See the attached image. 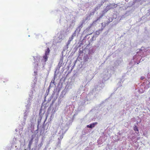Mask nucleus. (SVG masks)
<instances>
[{"label": "nucleus", "mask_w": 150, "mask_h": 150, "mask_svg": "<svg viewBox=\"0 0 150 150\" xmlns=\"http://www.w3.org/2000/svg\"><path fill=\"white\" fill-rule=\"evenodd\" d=\"M100 81L98 85L94 86V88L87 95V99H93L98 94L99 91L104 86V83L105 81L102 80H101V81Z\"/></svg>", "instance_id": "obj_1"}, {"label": "nucleus", "mask_w": 150, "mask_h": 150, "mask_svg": "<svg viewBox=\"0 0 150 150\" xmlns=\"http://www.w3.org/2000/svg\"><path fill=\"white\" fill-rule=\"evenodd\" d=\"M57 99V97L54 98L52 103L50 104V106L47 110V114H46V119L48 115H50V117L51 118L53 116L54 114L55 113L57 110H58L59 104L58 103H56L54 105H53L55 100Z\"/></svg>", "instance_id": "obj_2"}, {"label": "nucleus", "mask_w": 150, "mask_h": 150, "mask_svg": "<svg viewBox=\"0 0 150 150\" xmlns=\"http://www.w3.org/2000/svg\"><path fill=\"white\" fill-rule=\"evenodd\" d=\"M145 52L144 47H142L137 52V54L133 57V60L135 61V64L137 63V64H138L144 60V59H143L142 58L143 57Z\"/></svg>", "instance_id": "obj_3"}, {"label": "nucleus", "mask_w": 150, "mask_h": 150, "mask_svg": "<svg viewBox=\"0 0 150 150\" xmlns=\"http://www.w3.org/2000/svg\"><path fill=\"white\" fill-rule=\"evenodd\" d=\"M107 99L102 101L100 104L96 105L95 107L93 108L90 111L89 113L86 115V117H90L92 115L93 113H98V112L105 106V103Z\"/></svg>", "instance_id": "obj_4"}, {"label": "nucleus", "mask_w": 150, "mask_h": 150, "mask_svg": "<svg viewBox=\"0 0 150 150\" xmlns=\"http://www.w3.org/2000/svg\"><path fill=\"white\" fill-rule=\"evenodd\" d=\"M114 6H112L111 5H108L100 13L99 16L96 19L93 21V24L96 25L97 23L100 21V19L102 18L108 11L110 10Z\"/></svg>", "instance_id": "obj_5"}, {"label": "nucleus", "mask_w": 150, "mask_h": 150, "mask_svg": "<svg viewBox=\"0 0 150 150\" xmlns=\"http://www.w3.org/2000/svg\"><path fill=\"white\" fill-rule=\"evenodd\" d=\"M34 60L35 62L34 63L35 64V68L36 70H38V68L40 69L41 67L43 68H44L45 65L46 64V62L41 61V63L39 64L38 63V61H40V59L38 57H33Z\"/></svg>", "instance_id": "obj_6"}, {"label": "nucleus", "mask_w": 150, "mask_h": 150, "mask_svg": "<svg viewBox=\"0 0 150 150\" xmlns=\"http://www.w3.org/2000/svg\"><path fill=\"white\" fill-rule=\"evenodd\" d=\"M87 95L84 98V99L83 100V101H81L79 104V106L78 108V110L79 111H80L83 110L84 108L86 105L88 103V101L92 100L87 99Z\"/></svg>", "instance_id": "obj_7"}, {"label": "nucleus", "mask_w": 150, "mask_h": 150, "mask_svg": "<svg viewBox=\"0 0 150 150\" xmlns=\"http://www.w3.org/2000/svg\"><path fill=\"white\" fill-rule=\"evenodd\" d=\"M46 119L44 121V123L42 124V126L41 127V129L40 130V133H42L43 135H45V134L47 132V131L49 129V125L50 124V122H47L45 124Z\"/></svg>", "instance_id": "obj_8"}, {"label": "nucleus", "mask_w": 150, "mask_h": 150, "mask_svg": "<svg viewBox=\"0 0 150 150\" xmlns=\"http://www.w3.org/2000/svg\"><path fill=\"white\" fill-rule=\"evenodd\" d=\"M93 114H95V115L93 117H91V115L88 117L89 118L88 120V122H90L91 120L95 121L96 120H100L102 119V115L101 114H99L98 113H95Z\"/></svg>", "instance_id": "obj_9"}, {"label": "nucleus", "mask_w": 150, "mask_h": 150, "mask_svg": "<svg viewBox=\"0 0 150 150\" xmlns=\"http://www.w3.org/2000/svg\"><path fill=\"white\" fill-rule=\"evenodd\" d=\"M88 116L86 117V115L82 119L80 120L79 122L78 123L77 127H76V129L78 131L80 129L83 125L84 124L85 122L88 121Z\"/></svg>", "instance_id": "obj_10"}, {"label": "nucleus", "mask_w": 150, "mask_h": 150, "mask_svg": "<svg viewBox=\"0 0 150 150\" xmlns=\"http://www.w3.org/2000/svg\"><path fill=\"white\" fill-rule=\"evenodd\" d=\"M60 83H61L60 82L59 83L57 84V88H56V89L54 88V91H52V94L48 98L47 100V103H49L51 101V99H53V97H54V96L56 93V91L57 92V93H58L59 92V91L60 90V88L59 87Z\"/></svg>", "instance_id": "obj_11"}, {"label": "nucleus", "mask_w": 150, "mask_h": 150, "mask_svg": "<svg viewBox=\"0 0 150 150\" xmlns=\"http://www.w3.org/2000/svg\"><path fill=\"white\" fill-rule=\"evenodd\" d=\"M87 71V76L86 77V80L89 82L93 78L94 76V71L91 70H89Z\"/></svg>", "instance_id": "obj_12"}, {"label": "nucleus", "mask_w": 150, "mask_h": 150, "mask_svg": "<svg viewBox=\"0 0 150 150\" xmlns=\"http://www.w3.org/2000/svg\"><path fill=\"white\" fill-rule=\"evenodd\" d=\"M66 33L64 31H60L56 43H60L66 37Z\"/></svg>", "instance_id": "obj_13"}, {"label": "nucleus", "mask_w": 150, "mask_h": 150, "mask_svg": "<svg viewBox=\"0 0 150 150\" xmlns=\"http://www.w3.org/2000/svg\"><path fill=\"white\" fill-rule=\"evenodd\" d=\"M90 4L88 2H82L81 4H78V6L79 9L84 10V8H88L89 7Z\"/></svg>", "instance_id": "obj_14"}, {"label": "nucleus", "mask_w": 150, "mask_h": 150, "mask_svg": "<svg viewBox=\"0 0 150 150\" xmlns=\"http://www.w3.org/2000/svg\"><path fill=\"white\" fill-rule=\"evenodd\" d=\"M92 56L87 54L85 55L83 57L84 63L85 64H86L92 60Z\"/></svg>", "instance_id": "obj_15"}, {"label": "nucleus", "mask_w": 150, "mask_h": 150, "mask_svg": "<svg viewBox=\"0 0 150 150\" xmlns=\"http://www.w3.org/2000/svg\"><path fill=\"white\" fill-rule=\"evenodd\" d=\"M76 22V19L75 18H73L70 21V24L69 25L68 28L67 29L68 32L70 30L72 29L75 25Z\"/></svg>", "instance_id": "obj_16"}, {"label": "nucleus", "mask_w": 150, "mask_h": 150, "mask_svg": "<svg viewBox=\"0 0 150 150\" xmlns=\"http://www.w3.org/2000/svg\"><path fill=\"white\" fill-rule=\"evenodd\" d=\"M125 98L123 96H120L118 98L116 99L115 101V105H121L123 101Z\"/></svg>", "instance_id": "obj_17"}, {"label": "nucleus", "mask_w": 150, "mask_h": 150, "mask_svg": "<svg viewBox=\"0 0 150 150\" xmlns=\"http://www.w3.org/2000/svg\"><path fill=\"white\" fill-rule=\"evenodd\" d=\"M145 30L144 32V36L143 37V40L144 42H146V40H147L150 37V33H149L146 30V28H145Z\"/></svg>", "instance_id": "obj_18"}, {"label": "nucleus", "mask_w": 150, "mask_h": 150, "mask_svg": "<svg viewBox=\"0 0 150 150\" xmlns=\"http://www.w3.org/2000/svg\"><path fill=\"white\" fill-rule=\"evenodd\" d=\"M110 77V75H109L108 72H107L105 73L104 72L103 75L102 76V80H103L105 81L106 80H107L109 79Z\"/></svg>", "instance_id": "obj_19"}, {"label": "nucleus", "mask_w": 150, "mask_h": 150, "mask_svg": "<svg viewBox=\"0 0 150 150\" xmlns=\"http://www.w3.org/2000/svg\"><path fill=\"white\" fill-rule=\"evenodd\" d=\"M141 85L144 86V88L147 89L150 87V81L148 80L146 81L143 83Z\"/></svg>", "instance_id": "obj_20"}, {"label": "nucleus", "mask_w": 150, "mask_h": 150, "mask_svg": "<svg viewBox=\"0 0 150 150\" xmlns=\"http://www.w3.org/2000/svg\"><path fill=\"white\" fill-rule=\"evenodd\" d=\"M98 124V123L97 122H93L87 125L86 128H89L90 129H92L96 126Z\"/></svg>", "instance_id": "obj_21"}, {"label": "nucleus", "mask_w": 150, "mask_h": 150, "mask_svg": "<svg viewBox=\"0 0 150 150\" xmlns=\"http://www.w3.org/2000/svg\"><path fill=\"white\" fill-rule=\"evenodd\" d=\"M84 22L85 21L83 20H82L79 24V26L76 29V31H77V32H78V33H79L81 30V29L83 27V24L84 23Z\"/></svg>", "instance_id": "obj_22"}, {"label": "nucleus", "mask_w": 150, "mask_h": 150, "mask_svg": "<svg viewBox=\"0 0 150 150\" xmlns=\"http://www.w3.org/2000/svg\"><path fill=\"white\" fill-rule=\"evenodd\" d=\"M35 136L34 135H32L31 136V137L29 141V144H28V149H29V150H31V146L32 145V144L33 141V139L34 138Z\"/></svg>", "instance_id": "obj_23"}, {"label": "nucleus", "mask_w": 150, "mask_h": 150, "mask_svg": "<svg viewBox=\"0 0 150 150\" xmlns=\"http://www.w3.org/2000/svg\"><path fill=\"white\" fill-rule=\"evenodd\" d=\"M32 100L28 99L26 103H25L27 105L25 106L26 107V110L25 111L27 112L28 110L30 108L31 104V103Z\"/></svg>", "instance_id": "obj_24"}, {"label": "nucleus", "mask_w": 150, "mask_h": 150, "mask_svg": "<svg viewBox=\"0 0 150 150\" xmlns=\"http://www.w3.org/2000/svg\"><path fill=\"white\" fill-rule=\"evenodd\" d=\"M37 71L35 70L34 71V76H35V77L34 78V80L33 81V82L32 83H31V86L32 88H34L35 86V85L36 84V80H35V79H36V75L37 74Z\"/></svg>", "instance_id": "obj_25"}, {"label": "nucleus", "mask_w": 150, "mask_h": 150, "mask_svg": "<svg viewBox=\"0 0 150 150\" xmlns=\"http://www.w3.org/2000/svg\"><path fill=\"white\" fill-rule=\"evenodd\" d=\"M123 62L122 59L121 58L118 59L115 62V64L117 66H120L122 64Z\"/></svg>", "instance_id": "obj_26"}, {"label": "nucleus", "mask_w": 150, "mask_h": 150, "mask_svg": "<svg viewBox=\"0 0 150 150\" xmlns=\"http://www.w3.org/2000/svg\"><path fill=\"white\" fill-rule=\"evenodd\" d=\"M105 141V139L103 137H100L98 139L97 142L98 145L102 144Z\"/></svg>", "instance_id": "obj_27"}, {"label": "nucleus", "mask_w": 150, "mask_h": 150, "mask_svg": "<svg viewBox=\"0 0 150 150\" xmlns=\"http://www.w3.org/2000/svg\"><path fill=\"white\" fill-rule=\"evenodd\" d=\"M72 40V38H69V39L68 40L66 45L65 46V49H68L69 48V45L70 44Z\"/></svg>", "instance_id": "obj_28"}, {"label": "nucleus", "mask_w": 150, "mask_h": 150, "mask_svg": "<svg viewBox=\"0 0 150 150\" xmlns=\"http://www.w3.org/2000/svg\"><path fill=\"white\" fill-rule=\"evenodd\" d=\"M43 103H42V106L41 108L40 109V110L39 113V117H42V115H43L44 113V111H43V112L42 113V108L43 107Z\"/></svg>", "instance_id": "obj_29"}, {"label": "nucleus", "mask_w": 150, "mask_h": 150, "mask_svg": "<svg viewBox=\"0 0 150 150\" xmlns=\"http://www.w3.org/2000/svg\"><path fill=\"white\" fill-rule=\"evenodd\" d=\"M133 129L135 132L137 134L139 133V130L138 127L135 124L133 127Z\"/></svg>", "instance_id": "obj_30"}, {"label": "nucleus", "mask_w": 150, "mask_h": 150, "mask_svg": "<svg viewBox=\"0 0 150 150\" xmlns=\"http://www.w3.org/2000/svg\"><path fill=\"white\" fill-rule=\"evenodd\" d=\"M54 80H52L50 83V85L48 87L49 88L52 89V88H53L54 86L55 85Z\"/></svg>", "instance_id": "obj_31"}, {"label": "nucleus", "mask_w": 150, "mask_h": 150, "mask_svg": "<svg viewBox=\"0 0 150 150\" xmlns=\"http://www.w3.org/2000/svg\"><path fill=\"white\" fill-rule=\"evenodd\" d=\"M96 35H93L92 38L89 41V45L91 42H93V41L96 40V38L97 37Z\"/></svg>", "instance_id": "obj_32"}, {"label": "nucleus", "mask_w": 150, "mask_h": 150, "mask_svg": "<svg viewBox=\"0 0 150 150\" xmlns=\"http://www.w3.org/2000/svg\"><path fill=\"white\" fill-rule=\"evenodd\" d=\"M95 50L94 49H91L89 51L88 54L90 56H92Z\"/></svg>", "instance_id": "obj_33"}, {"label": "nucleus", "mask_w": 150, "mask_h": 150, "mask_svg": "<svg viewBox=\"0 0 150 150\" xmlns=\"http://www.w3.org/2000/svg\"><path fill=\"white\" fill-rule=\"evenodd\" d=\"M62 9L64 11V13L65 14H68L69 9L67 8L65 6H64L62 8Z\"/></svg>", "instance_id": "obj_34"}, {"label": "nucleus", "mask_w": 150, "mask_h": 150, "mask_svg": "<svg viewBox=\"0 0 150 150\" xmlns=\"http://www.w3.org/2000/svg\"><path fill=\"white\" fill-rule=\"evenodd\" d=\"M50 51V48L48 47H47L45 51V54L48 55L49 54Z\"/></svg>", "instance_id": "obj_35"}, {"label": "nucleus", "mask_w": 150, "mask_h": 150, "mask_svg": "<svg viewBox=\"0 0 150 150\" xmlns=\"http://www.w3.org/2000/svg\"><path fill=\"white\" fill-rule=\"evenodd\" d=\"M33 91L31 90L29 94V97L28 99L32 100L33 99Z\"/></svg>", "instance_id": "obj_36"}, {"label": "nucleus", "mask_w": 150, "mask_h": 150, "mask_svg": "<svg viewBox=\"0 0 150 150\" xmlns=\"http://www.w3.org/2000/svg\"><path fill=\"white\" fill-rule=\"evenodd\" d=\"M48 55L45 54L43 56V58L42 59V61L44 62H46L48 59Z\"/></svg>", "instance_id": "obj_37"}, {"label": "nucleus", "mask_w": 150, "mask_h": 150, "mask_svg": "<svg viewBox=\"0 0 150 150\" xmlns=\"http://www.w3.org/2000/svg\"><path fill=\"white\" fill-rule=\"evenodd\" d=\"M53 90L52 89H51L49 88H47V90L46 93L45 94V98H46V97L49 95V94L50 91L51 90Z\"/></svg>", "instance_id": "obj_38"}, {"label": "nucleus", "mask_w": 150, "mask_h": 150, "mask_svg": "<svg viewBox=\"0 0 150 150\" xmlns=\"http://www.w3.org/2000/svg\"><path fill=\"white\" fill-rule=\"evenodd\" d=\"M95 11L94 10H92L90 12V13L88 14V15L89 16V18L91 17L92 16H93L95 13Z\"/></svg>", "instance_id": "obj_39"}, {"label": "nucleus", "mask_w": 150, "mask_h": 150, "mask_svg": "<svg viewBox=\"0 0 150 150\" xmlns=\"http://www.w3.org/2000/svg\"><path fill=\"white\" fill-rule=\"evenodd\" d=\"M89 35V34H87L85 36V37L82 40V42H85L86 41V40L87 38L88 39L89 38V37L88 36V35Z\"/></svg>", "instance_id": "obj_40"}, {"label": "nucleus", "mask_w": 150, "mask_h": 150, "mask_svg": "<svg viewBox=\"0 0 150 150\" xmlns=\"http://www.w3.org/2000/svg\"><path fill=\"white\" fill-rule=\"evenodd\" d=\"M124 80H123L122 79H120L119 82L118 83V85H119L118 87H120L122 86V84H121V82L122 81V82H123L124 81Z\"/></svg>", "instance_id": "obj_41"}, {"label": "nucleus", "mask_w": 150, "mask_h": 150, "mask_svg": "<svg viewBox=\"0 0 150 150\" xmlns=\"http://www.w3.org/2000/svg\"><path fill=\"white\" fill-rule=\"evenodd\" d=\"M46 98H45V97H44V102H43V107H44V108L45 109V108L47 107V103H46L45 104H44V102H45V101H46Z\"/></svg>", "instance_id": "obj_42"}, {"label": "nucleus", "mask_w": 150, "mask_h": 150, "mask_svg": "<svg viewBox=\"0 0 150 150\" xmlns=\"http://www.w3.org/2000/svg\"><path fill=\"white\" fill-rule=\"evenodd\" d=\"M42 119V117H39V119H38V125L37 126H39V125L40 124V123H41V120Z\"/></svg>", "instance_id": "obj_43"}, {"label": "nucleus", "mask_w": 150, "mask_h": 150, "mask_svg": "<svg viewBox=\"0 0 150 150\" xmlns=\"http://www.w3.org/2000/svg\"><path fill=\"white\" fill-rule=\"evenodd\" d=\"M64 129H62L61 130H60L59 131V134H64V133L66 132L67 131V130L65 131L64 132H64Z\"/></svg>", "instance_id": "obj_44"}, {"label": "nucleus", "mask_w": 150, "mask_h": 150, "mask_svg": "<svg viewBox=\"0 0 150 150\" xmlns=\"http://www.w3.org/2000/svg\"><path fill=\"white\" fill-rule=\"evenodd\" d=\"M145 88H144V89L142 88H141L139 90V92L141 93H143L145 91Z\"/></svg>", "instance_id": "obj_45"}, {"label": "nucleus", "mask_w": 150, "mask_h": 150, "mask_svg": "<svg viewBox=\"0 0 150 150\" xmlns=\"http://www.w3.org/2000/svg\"><path fill=\"white\" fill-rule=\"evenodd\" d=\"M40 149L37 146V145H35L34 147H33L31 150H39Z\"/></svg>", "instance_id": "obj_46"}, {"label": "nucleus", "mask_w": 150, "mask_h": 150, "mask_svg": "<svg viewBox=\"0 0 150 150\" xmlns=\"http://www.w3.org/2000/svg\"><path fill=\"white\" fill-rule=\"evenodd\" d=\"M43 139L42 138V141H41V142L38 145V147H39V149H40V147L42 146L43 145Z\"/></svg>", "instance_id": "obj_47"}, {"label": "nucleus", "mask_w": 150, "mask_h": 150, "mask_svg": "<svg viewBox=\"0 0 150 150\" xmlns=\"http://www.w3.org/2000/svg\"><path fill=\"white\" fill-rule=\"evenodd\" d=\"M76 33H78V32H77V31H76V30H75V31H74V33L72 35L71 37H70V38H72V39H73L74 38V36H75L76 35Z\"/></svg>", "instance_id": "obj_48"}, {"label": "nucleus", "mask_w": 150, "mask_h": 150, "mask_svg": "<svg viewBox=\"0 0 150 150\" xmlns=\"http://www.w3.org/2000/svg\"><path fill=\"white\" fill-rule=\"evenodd\" d=\"M108 18V23L112 22L113 20L112 17L110 18L109 17Z\"/></svg>", "instance_id": "obj_49"}, {"label": "nucleus", "mask_w": 150, "mask_h": 150, "mask_svg": "<svg viewBox=\"0 0 150 150\" xmlns=\"http://www.w3.org/2000/svg\"><path fill=\"white\" fill-rule=\"evenodd\" d=\"M93 149L91 147L89 146V147L87 146L86 147L84 150H93Z\"/></svg>", "instance_id": "obj_50"}, {"label": "nucleus", "mask_w": 150, "mask_h": 150, "mask_svg": "<svg viewBox=\"0 0 150 150\" xmlns=\"http://www.w3.org/2000/svg\"><path fill=\"white\" fill-rule=\"evenodd\" d=\"M106 26V25H105L103 27H101V28L100 29L98 30L101 33L102 31L103 30V29L105 28Z\"/></svg>", "instance_id": "obj_51"}, {"label": "nucleus", "mask_w": 150, "mask_h": 150, "mask_svg": "<svg viewBox=\"0 0 150 150\" xmlns=\"http://www.w3.org/2000/svg\"><path fill=\"white\" fill-rule=\"evenodd\" d=\"M100 33V32L99 30L97 31L95 33V35H98Z\"/></svg>", "instance_id": "obj_52"}, {"label": "nucleus", "mask_w": 150, "mask_h": 150, "mask_svg": "<svg viewBox=\"0 0 150 150\" xmlns=\"http://www.w3.org/2000/svg\"><path fill=\"white\" fill-rule=\"evenodd\" d=\"M63 134H62L61 135H60L59 136V137H58V138H59L61 140L63 138Z\"/></svg>", "instance_id": "obj_53"}, {"label": "nucleus", "mask_w": 150, "mask_h": 150, "mask_svg": "<svg viewBox=\"0 0 150 150\" xmlns=\"http://www.w3.org/2000/svg\"><path fill=\"white\" fill-rule=\"evenodd\" d=\"M37 129L36 130H35V133L36 134H37L38 132V130L39 129V126H37Z\"/></svg>", "instance_id": "obj_54"}, {"label": "nucleus", "mask_w": 150, "mask_h": 150, "mask_svg": "<svg viewBox=\"0 0 150 150\" xmlns=\"http://www.w3.org/2000/svg\"><path fill=\"white\" fill-rule=\"evenodd\" d=\"M62 62H59L58 64V67L59 68L60 67L62 66Z\"/></svg>", "instance_id": "obj_55"}, {"label": "nucleus", "mask_w": 150, "mask_h": 150, "mask_svg": "<svg viewBox=\"0 0 150 150\" xmlns=\"http://www.w3.org/2000/svg\"><path fill=\"white\" fill-rule=\"evenodd\" d=\"M59 11H60L58 9L56 10H55L54 11L53 10H52L51 11L50 13H52L53 12H55V11H56V12H57Z\"/></svg>", "instance_id": "obj_56"}, {"label": "nucleus", "mask_w": 150, "mask_h": 150, "mask_svg": "<svg viewBox=\"0 0 150 150\" xmlns=\"http://www.w3.org/2000/svg\"><path fill=\"white\" fill-rule=\"evenodd\" d=\"M99 8H100L98 6H97L93 10H94L95 11H96L97 10H98V9H99Z\"/></svg>", "instance_id": "obj_57"}, {"label": "nucleus", "mask_w": 150, "mask_h": 150, "mask_svg": "<svg viewBox=\"0 0 150 150\" xmlns=\"http://www.w3.org/2000/svg\"><path fill=\"white\" fill-rule=\"evenodd\" d=\"M141 0H134L133 2L134 3L138 2H140L141 1Z\"/></svg>", "instance_id": "obj_58"}, {"label": "nucleus", "mask_w": 150, "mask_h": 150, "mask_svg": "<svg viewBox=\"0 0 150 150\" xmlns=\"http://www.w3.org/2000/svg\"><path fill=\"white\" fill-rule=\"evenodd\" d=\"M89 18V19L90 18H89V16L88 15H86V17L85 18V20H88Z\"/></svg>", "instance_id": "obj_59"}, {"label": "nucleus", "mask_w": 150, "mask_h": 150, "mask_svg": "<svg viewBox=\"0 0 150 150\" xmlns=\"http://www.w3.org/2000/svg\"><path fill=\"white\" fill-rule=\"evenodd\" d=\"M58 145H59V144H60L61 140H60L59 138H58Z\"/></svg>", "instance_id": "obj_60"}, {"label": "nucleus", "mask_w": 150, "mask_h": 150, "mask_svg": "<svg viewBox=\"0 0 150 150\" xmlns=\"http://www.w3.org/2000/svg\"><path fill=\"white\" fill-rule=\"evenodd\" d=\"M27 112L25 111V112L24 113V117H26L27 115V112Z\"/></svg>", "instance_id": "obj_61"}, {"label": "nucleus", "mask_w": 150, "mask_h": 150, "mask_svg": "<svg viewBox=\"0 0 150 150\" xmlns=\"http://www.w3.org/2000/svg\"><path fill=\"white\" fill-rule=\"evenodd\" d=\"M105 1L106 0H103L101 1V3L103 5Z\"/></svg>", "instance_id": "obj_62"}, {"label": "nucleus", "mask_w": 150, "mask_h": 150, "mask_svg": "<svg viewBox=\"0 0 150 150\" xmlns=\"http://www.w3.org/2000/svg\"><path fill=\"white\" fill-rule=\"evenodd\" d=\"M101 27H103V26H104L105 25V23L104 24L103 23H101Z\"/></svg>", "instance_id": "obj_63"}, {"label": "nucleus", "mask_w": 150, "mask_h": 150, "mask_svg": "<svg viewBox=\"0 0 150 150\" xmlns=\"http://www.w3.org/2000/svg\"><path fill=\"white\" fill-rule=\"evenodd\" d=\"M63 60V57H62L61 58H60L59 62H62Z\"/></svg>", "instance_id": "obj_64"}]
</instances>
